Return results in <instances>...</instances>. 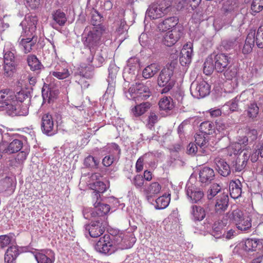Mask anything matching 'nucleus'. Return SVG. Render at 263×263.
<instances>
[{
    "label": "nucleus",
    "instance_id": "0e129e2a",
    "mask_svg": "<svg viewBox=\"0 0 263 263\" xmlns=\"http://www.w3.org/2000/svg\"><path fill=\"white\" fill-rule=\"evenodd\" d=\"M240 97H236L233 99L231 100L229 102H228L223 106H228L230 110L232 111H236L238 109V102L239 101Z\"/></svg>",
    "mask_w": 263,
    "mask_h": 263
},
{
    "label": "nucleus",
    "instance_id": "6e6d98bb",
    "mask_svg": "<svg viewBox=\"0 0 263 263\" xmlns=\"http://www.w3.org/2000/svg\"><path fill=\"white\" fill-rule=\"evenodd\" d=\"M236 226L238 229L242 231H247L251 227V220L248 217H244Z\"/></svg>",
    "mask_w": 263,
    "mask_h": 263
},
{
    "label": "nucleus",
    "instance_id": "2f4dec72",
    "mask_svg": "<svg viewBox=\"0 0 263 263\" xmlns=\"http://www.w3.org/2000/svg\"><path fill=\"white\" fill-rule=\"evenodd\" d=\"M262 247L261 241L257 238H248L245 241L244 249L247 251H254Z\"/></svg>",
    "mask_w": 263,
    "mask_h": 263
},
{
    "label": "nucleus",
    "instance_id": "8fccbe9b",
    "mask_svg": "<svg viewBox=\"0 0 263 263\" xmlns=\"http://www.w3.org/2000/svg\"><path fill=\"white\" fill-rule=\"evenodd\" d=\"M213 56L214 55H211L210 56L208 57L204 63V66H203V72L206 75H210L213 72V70L215 69V65H214L213 62H214Z\"/></svg>",
    "mask_w": 263,
    "mask_h": 263
},
{
    "label": "nucleus",
    "instance_id": "09e8293b",
    "mask_svg": "<svg viewBox=\"0 0 263 263\" xmlns=\"http://www.w3.org/2000/svg\"><path fill=\"white\" fill-rule=\"evenodd\" d=\"M222 72L227 80H232L236 78L238 70L234 65H229Z\"/></svg>",
    "mask_w": 263,
    "mask_h": 263
},
{
    "label": "nucleus",
    "instance_id": "4be33fe9",
    "mask_svg": "<svg viewBox=\"0 0 263 263\" xmlns=\"http://www.w3.org/2000/svg\"><path fill=\"white\" fill-rule=\"evenodd\" d=\"M195 139V143L199 147V153L208 155L210 151L208 147L209 140L206 136L200 133L196 134Z\"/></svg>",
    "mask_w": 263,
    "mask_h": 263
},
{
    "label": "nucleus",
    "instance_id": "79ce46f5",
    "mask_svg": "<svg viewBox=\"0 0 263 263\" xmlns=\"http://www.w3.org/2000/svg\"><path fill=\"white\" fill-rule=\"evenodd\" d=\"M52 17L55 23L61 26L65 25L67 20L65 13L60 9L54 12Z\"/></svg>",
    "mask_w": 263,
    "mask_h": 263
},
{
    "label": "nucleus",
    "instance_id": "1a4fd4ad",
    "mask_svg": "<svg viewBox=\"0 0 263 263\" xmlns=\"http://www.w3.org/2000/svg\"><path fill=\"white\" fill-rule=\"evenodd\" d=\"M41 129L44 134L48 136H52L57 132V128L54 126L52 117L48 113L42 116Z\"/></svg>",
    "mask_w": 263,
    "mask_h": 263
},
{
    "label": "nucleus",
    "instance_id": "9b49d317",
    "mask_svg": "<svg viewBox=\"0 0 263 263\" xmlns=\"http://www.w3.org/2000/svg\"><path fill=\"white\" fill-rule=\"evenodd\" d=\"M106 227L105 223L99 220L92 221L89 224L85 227L86 230L88 231L91 237H98L104 232Z\"/></svg>",
    "mask_w": 263,
    "mask_h": 263
},
{
    "label": "nucleus",
    "instance_id": "5fc2aeb1",
    "mask_svg": "<svg viewBox=\"0 0 263 263\" xmlns=\"http://www.w3.org/2000/svg\"><path fill=\"white\" fill-rule=\"evenodd\" d=\"M158 115H156L154 111H151L148 117L147 123L146 125V127L150 129H152L155 124L158 121Z\"/></svg>",
    "mask_w": 263,
    "mask_h": 263
},
{
    "label": "nucleus",
    "instance_id": "a878e982",
    "mask_svg": "<svg viewBox=\"0 0 263 263\" xmlns=\"http://www.w3.org/2000/svg\"><path fill=\"white\" fill-rule=\"evenodd\" d=\"M93 191L91 194L92 200H99L100 198V193H103L106 191L107 186L106 184L102 181H96L92 185Z\"/></svg>",
    "mask_w": 263,
    "mask_h": 263
},
{
    "label": "nucleus",
    "instance_id": "c85d7f7f",
    "mask_svg": "<svg viewBox=\"0 0 263 263\" xmlns=\"http://www.w3.org/2000/svg\"><path fill=\"white\" fill-rule=\"evenodd\" d=\"M92 202L95 209V212L98 216H103L107 214L110 211L109 205L101 203L100 199L99 200H92Z\"/></svg>",
    "mask_w": 263,
    "mask_h": 263
},
{
    "label": "nucleus",
    "instance_id": "7ed1b4c3",
    "mask_svg": "<svg viewBox=\"0 0 263 263\" xmlns=\"http://www.w3.org/2000/svg\"><path fill=\"white\" fill-rule=\"evenodd\" d=\"M104 31L103 27H92L84 38V44L89 48L91 53H92L93 48L99 44Z\"/></svg>",
    "mask_w": 263,
    "mask_h": 263
},
{
    "label": "nucleus",
    "instance_id": "4d7b16f0",
    "mask_svg": "<svg viewBox=\"0 0 263 263\" xmlns=\"http://www.w3.org/2000/svg\"><path fill=\"white\" fill-rule=\"evenodd\" d=\"M221 187L219 184L213 183L208 191V198L209 199H212L221 191Z\"/></svg>",
    "mask_w": 263,
    "mask_h": 263
},
{
    "label": "nucleus",
    "instance_id": "7c9ffc66",
    "mask_svg": "<svg viewBox=\"0 0 263 263\" xmlns=\"http://www.w3.org/2000/svg\"><path fill=\"white\" fill-rule=\"evenodd\" d=\"M30 103H17L14 104V101L12 103V105L9 106L10 109H11L14 113L18 114L20 116H26L28 113V108Z\"/></svg>",
    "mask_w": 263,
    "mask_h": 263
},
{
    "label": "nucleus",
    "instance_id": "393cba45",
    "mask_svg": "<svg viewBox=\"0 0 263 263\" xmlns=\"http://www.w3.org/2000/svg\"><path fill=\"white\" fill-rule=\"evenodd\" d=\"M215 163L216 165V170L221 176L227 177L230 175L231 168L224 160L220 158H216L215 159Z\"/></svg>",
    "mask_w": 263,
    "mask_h": 263
},
{
    "label": "nucleus",
    "instance_id": "864d4df0",
    "mask_svg": "<svg viewBox=\"0 0 263 263\" xmlns=\"http://www.w3.org/2000/svg\"><path fill=\"white\" fill-rule=\"evenodd\" d=\"M170 200L168 199L165 196H162L158 197L156 200L155 208L156 209L161 210L164 209L166 208L169 204Z\"/></svg>",
    "mask_w": 263,
    "mask_h": 263
},
{
    "label": "nucleus",
    "instance_id": "69168bd1",
    "mask_svg": "<svg viewBox=\"0 0 263 263\" xmlns=\"http://www.w3.org/2000/svg\"><path fill=\"white\" fill-rule=\"evenodd\" d=\"M223 14L229 17H232L235 15L234 7L232 5L224 4L222 7Z\"/></svg>",
    "mask_w": 263,
    "mask_h": 263
},
{
    "label": "nucleus",
    "instance_id": "3c124183",
    "mask_svg": "<svg viewBox=\"0 0 263 263\" xmlns=\"http://www.w3.org/2000/svg\"><path fill=\"white\" fill-rule=\"evenodd\" d=\"M15 97L17 103H30V98L27 93L24 90L17 92Z\"/></svg>",
    "mask_w": 263,
    "mask_h": 263
},
{
    "label": "nucleus",
    "instance_id": "c756f323",
    "mask_svg": "<svg viewBox=\"0 0 263 263\" xmlns=\"http://www.w3.org/2000/svg\"><path fill=\"white\" fill-rule=\"evenodd\" d=\"M42 96L44 99H48V102L53 101L56 99L59 93V90L57 89H51L48 84H44L42 90Z\"/></svg>",
    "mask_w": 263,
    "mask_h": 263
},
{
    "label": "nucleus",
    "instance_id": "dca6fc26",
    "mask_svg": "<svg viewBox=\"0 0 263 263\" xmlns=\"http://www.w3.org/2000/svg\"><path fill=\"white\" fill-rule=\"evenodd\" d=\"M250 154L245 152L242 154L238 155L236 159L232 163L231 169L236 172H239L243 170L250 158Z\"/></svg>",
    "mask_w": 263,
    "mask_h": 263
},
{
    "label": "nucleus",
    "instance_id": "a211bd4d",
    "mask_svg": "<svg viewBox=\"0 0 263 263\" xmlns=\"http://www.w3.org/2000/svg\"><path fill=\"white\" fill-rule=\"evenodd\" d=\"M110 147L114 151L113 154L105 156L102 160V164L106 167L110 166L117 159H119L121 154V149L118 144L112 143Z\"/></svg>",
    "mask_w": 263,
    "mask_h": 263
},
{
    "label": "nucleus",
    "instance_id": "f257e3e1",
    "mask_svg": "<svg viewBox=\"0 0 263 263\" xmlns=\"http://www.w3.org/2000/svg\"><path fill=\"white\" fill-rule=\"evenodd\" d=\"M176 65V62H172L166 65L160 71L157 82L159 86L164 87L161 90L162 93H167L174 86L175 81L171 79V77L173 76Z\"/></svg>",
    "mask_w": 263,
    "mask_h": 263
},
{
    "label": "nucleus",
    "instance_id": "13d9d810",
    "mask_svg": "<svg viewBox=\"0 0 263 263\" xmlns=\"http://www.w3.org/2000/svg\"><path fill=\"white\" fill-rule=\"evenodd\" d=\"M102 16L101 14L97 11H94L91 13V24L96 27H101L100 26V23L102 20Z\"/></svg>",
    "mask_w": 263,
    "mask_h": 263
},
{
    "label": "nucleus",
    "instance_id": "4468645a",
    "mask_svg": "<svg viewBox=\"0 0 263 263\" xmlns=\"http://www.w3.org/2000/svg\"><path fill=\"white\" fill-rule=\"evenodd\" d=\"M191 89H194L195 95L197 97L203 98L208 95L210 92V86L209 84L204 81L200 82H194L191 84Z\"/></svg>",
    "mask_w": 263,
    "mask_h": 263
},
{
    "label": "nucleus",
    "instance_id": "338daca9",
    "mask_svg": "<svg viewBox=\"0 0 263 263\" xmlns=\"http://www.w3.org/2000/svg\"><path fill=\"white\" fill-rule=\"evenodd\" d=\"M229 150L232 151L235 155L241 154L243 152H247L246 151L241 150V145L239 143L232 144L229 147Z\"/></svg>",
    "mask_w": 263,
    "mask_h": 263
},
{
    "label": "nucleus",
    "instance_id": "c9c22d12",
    "mask_svg": "<svg viewBox=\"0 0 263 263\" xmlns=\"http://www.w3.org/2000/svg\"><path fill=\"white\" fill-rule=\"evenodd\" d=\"M106 58L107 56L106 52L104 50H98L95 53V55L91 59H89V60L91 62L93 61V65L94 66L99 67L102 65Z\"/></svg>",
    "mask_w": 263,
    "mask_h": 263
},
{
    "label": "nucleus",
    "instance_id": "f03ea898",
    "mask_svg": "<svg viewBox=\"0 0 263 263\" xmlns=\"http://www.w3.org/2000/svg\"><path fill=\"white\" fill-rule=\"evenodd\" d=\"M16 51L14 48L4 49L3 74L6 77H12L16 72L18 65V61L15 56Z\"/></svg>",
    "mask_w": 263,
    "mask_h": 263
},
{
    "label": "nucleus",
    "instance_id": "20e7f679",
    "mask_svg": "<svg viewBox=\"0 0 263 263\" xmlns=\"http://www.w3.org/2000/svg\"><path fill=\"white\" fill-rule=\"evenodd\" d=\"M151 87V82L147 81L145 83H136L134 86V92H132L133 89L129 90L130 93H135V96L133 98L136 100H145L151 96V92L149 88Z\"/></svg>",
    "mask_w": 263,
    "mask_h": 263
},
{
    "label": "nucleus",
    "instance_id": "412c9836",
    "mask_svg": "<svg viewBox=\"0 0 263 263\" xmlns=\"http://www.w3.org/2000/svg\"><path fill=\"white\" fill-rule=\"evenodd\" d=\"M193 52V48L190 45L185 44L183 46L179 57L181 65L186 66L191 62Z\"/></svg>",
    "mask_w": 263,
    "mask_h": 263
},
{
    "label": "nucleus",
    "instance_id": "423d86ee",
    "mask_svg": "<svg viewBox=\"0 0 263 263\" xmlns=\"http://www.w3.org/2000/svg\"><path fill=\"white\" fill-rule=\"evenodd\" d=\"M23 141L19 139H13L9 142L2 141L0 143V153L12 154L20 151L23 148Z\"/></svg>",
    "mask_w": 263,
    "mask_h": 263
},
{
    "label": "nucleus",
    "instance_id": "f704fd0d",
    "mask_svg": "<svg viewBox=\"0 0 263 263\" xmlns=\"http://www.w3.org/2000/svg\"><path fill=\"white\" fill-rule=\"evenodd\" d=\"M244 217L243 212L240 210L236 209L228 212L224 218L227 219V220L229 219L230 221L233 222L236 225Z\"/></svg>",
    "mask_w": 263,
    "mask_h": 263
},
{
    "label": "nucleus",
    "instance_id": "b1692460",
    "mask_svg": "<svg viewBox=\"0 0 263 263\" xmlns=\"http://www.w3.org/2000/svg\"><path fill=\"white\" fill-rule=\"evenodd\" d=\"M228 224L227 219L215 222L212 227V235L216 238H219L224 235V228Z\"/></svg>",
    "mask_w": 263,
    "mask_h": 263
},
{
    "label": "nucleus",
    "instance_id": "e2e57ef3",
    "mask_svg": "<svg viewBox=\"0 0 263 263\" xmlns=\"http://www.w3.org/2000/svg\"><path fill=\"white\" fill-rule=\"evenodd\" d=\"M51 74L57 78L62 80L68 78L70 73L68 70H64V72H61L60 68H57L56 71H52Z\"/></svg>",
    "mask_w": 263,
    "mask_h": 263
},
{
    "label": "nucleus",
    "instance_id": "72a5a7b5",
    "mask_svg": "<svg viewBox=\"0 0 263 263\" xmlns=\"http://www.w3.org/2000/svg\"><path fill=\"white\" fill-rule=\"evenodd\" d=\"M19 253L17 247L15 246L9 247L5 254V262L6 263H13L19 255Z\"/></svg>",
    "mask_w": 263,
    "mask_h": 263
},
{
    "label": "nucleus",
    "instance_id": "bf43d9fd",
    "mask_svg": "<svg viewBox=\"0 0 263 263\" xmlns=\"http://www.w3.org/2000/svg\"><path fill=\"white\" fill-rule=\"evenodd\" d=\"M99 163V162L91 155H89L85 158L84 161V165L90 168L97 167Z\"/></svg>",
    "mask_w": 263,
    "mask_h": 263
},
{
    "label": "nucleus",
    "instance_id": "37998d69",
    "mask_svg": "<svg viewBox=\"0 0 263 263\" xmlns=\"http://www.w3.org/2000/svg\"><path fill=\"white\" fill-rule=\"evenodd\" d=\"M192 213L195 221L202 220L206 215L204 208L197 205L192 206Z\"/></svg>",
    "mask_w": 263,
    "mask_h": 263
},
{
    "label": "nucleus",
    "instance_id": "0eeeda50",
    "mask_svg": "<svg viewBox=\"0 0 263 263\" xmlns=\"http://www.w3.org/2000/svg\"><path fill=\"white\" fill-rule=\"evenodd\" d=\"M110 236L108 234L104 235L101 237L95 245V249L97 251L107 254L110 255L116 251L112 243L110 242Z\"/></svg>",
    "mask_w": 263,
    "mask_h": 263
},
{
    "label": "nucleus",
    "instance_id": "a19ab883",
    "mask_svg": "<svg viewBox=\"0 0 263 263\" xmlns=\"http://www.w3.org/2000/svg\"><path fill=\"white\" fill-rule=\"evenodd\" d=\"M254 34H249L246 39L245 43L242 49V53L244 54H247L251 52L253 47L254 45Z\"/></svg>",
    "mask_w": 263,
    "mask_h": 263
},
{
    "label": "nucleus",
    "instance_id": "4c0bfd02",
    "mask_svg": "<svg viewBox=\"0 0 263 263\" xmlns=\"http://www.w3.org/2000/svg\"><path fill=\"white\" fill-rule=\"evenodd\" d=\"M160 69V67L158 64H151L143 70L142 76L146 79L151 78L156 74Z\"/></svg>",
    "mask_w": 263,
    "mask_h": 263
},
{
    "label": "nucleus",
    "instance_id": "473e14b6",
    "mask_svg": "<svg viewBox=\"0 0 263 263\" xmlns=\"http://www.w3.org/2000/svg\"><path fill=\"white\" fill-rule=\"evenodd\" d=\"M161 189V185L157 182H154L145 187L144 190L145 194L148 200L160 193Z\"/></svg>",
    "mask_w": 263,
    "mask_h": 263
},
{
    "label": "nucleus",
    "instance_id": "ddd939ff",
    "mask_svg": "<svg viewBox=\"0 0 263 263\" xmlns=\"http://www.w3.org/2000/svg\"><path fill=\"white\" fill-rule=\"evenodd\" d=\"M214 57L215 70L217 72H222L230 65V58L224 53H219Z\"/></svg>",
    "mask_w": 263,
    "mask_h": 263
},
{
    "label": "nucleus",
    "instance_id": "39448f33",
    "mask_svg": "<svg viewBox=\"0 0 263 263\" xmlns=\"http://www.w3.org/2000/svg\"><path fill=\"white\" fill-rule=\"evenodd\" d=\"M37 18L35 15L27 14L25 19L22 22L20 25L22 26L23 31L22 35L24 36H32L33 33L36 29Z\"/></svg>",
    "mask_w": 263,
    "mask_h": 263
},
{
    "label": "nucleus",
    "instance_id": "052dcab7",
    "mask_svg": "<svg viewBox=\"0 0 263 263\" xmlns=\"http://www.w3.org/2000/svg\"><path fill=\"white\" fill-rule=\"evenodd\" d=\"M251 8L255 13L259 12L263 9V0H253Z\"/></svg>",
    "mask_w": 263,
    "mask_h": 263
},
{
    "label": "nucleus",
    "instance_id": "bb28decb",
    "mask_svg": "<svg viewBox=\"0 0 263 263\" xmlns=\"http://www.w3.org/2000/svg\"><path fill=\"white\" fill-rule=\"evenodd\" d=\"M45 253H39L35 255L37 263H53L55 259L54 252L51 250H48Z\"/></svg>",
    "mask_w": 263,
    "mask_h": 263
},
{
    "label": "nucleus",
    "instance_id": "9d476101",
    "mask_svg": "<svg viewBox=\"0 0 263 263\" xmlns=\"http://www.w3.org/2000/svg\"><path fill=\"white\" fill-rule=\"evenodd\" d=\"M181 30V27H175L167 32L163 36L162 43L168 47L174 45L181 37L182 34Z\"/></svg>",
    "mask_w": 263,
    "mask_h": 263
},
{
    "label": "nucleus",
    "instance_id": "ea45409f",
    "mask_svg": "<svg viewBox=\"0 0 263 263\" xmlns=\"http://www.w3.org/2000/svg\"><path fill=\"white\" fill-rule=\"evenodd\" d=\"M151 106V104L149 102H143L136 105L132 109V111L135 116L139 117L146 112L150 108Z\"/></svg>",
    "mask_w": 263,
    "mask_h": 263
},
{
    "label": "nucleus",
    "instance_id": "2eb2a0df",
    "mask_svg": "<svg viewBox=\"0 0 263 263\" xmlns=\"http://www.w3.org/2000/svg\"><path fill=\"white\" fill-rule=\"evenodd\" d=\"M229 196L227 193L223 192L217 197L215 204V212L217 215L223 214L229 206Z\"/></svg>",
    "mask_w": 263,
    "mask_h": 263
},
{
    "label": "nucleus",
    "instance_id": "5701e85b",
    "mask_svg": "<svg viewBox=\"0 0 263 263\" xmlns=\"http://www.w3.org/2000/svg\"><path fill=\"white\" fill-rule=\"evenodd\" d=\"M199 176V181L201 183L209 184L214 180L215 173L212 168L209 167H204L200 171Z\"/></svg>",
    "mask_w": 263,
    "mask_h": 263
},
{
    "label": "nucleus",
    "instance_id": "aec40b11",
    "mask_svg": "<svg viewBox=\"0 0 263 263\" xmlns=\"http://www.w3.org/2000/svg\"><path fill=\"white\" fill-rule=\"evenodd\" d=\"M10 89H6L0 90V107L9 108L13 102L14 95Z\"/></svg>",
    "mask_w": 263,
    "mask_h": 263
},
{
    "label": "nucleus",
    "instance_id": "f8f14e48",
    "mask_svg": "<svg viewBox=\"0 0 263 263\" xmlns=\"http://www.w3.org/2000/svg\"><path fill=\"white\" fill-rule=\"evenodd\" d=\"M170 11L169 7H164L162 5H152L146 11V15L152 19L161 17Z\"/></svg>",
    "mask_w": 263,
    "mask_h": 263
},
{
    "label": "nucleus",
    "instance_id": "c03bdc74",
    "mask_svg": "<svg viewBox=\"0 0 263 263\" xmlns=\"http://www.w3.org/2000/svg\"><path fill=\"white\" fill-rule=\"evenodd\" d=\"M200 134L206 135L212 134L214 132V125L213 123L210 121H205L202 122L199 126Z\"/></svg>",
    "mask_w": 263,
    "mask_h": 263
},
{
    "label": "nucleus",
    "instance_id": "49530a36",
    "mask_svg": "<svg viewBox=\"0 0 263 263\" xmlns=\"http://www.w3.org/2000/svg\"><path fill=\"white\" fill-rule=\"evenodd\" d=\"M28 65L32 71H36L38 73L43 67V65L35 55L29 56L27 59Z\"/></svg>",
    "mask_w": 263,
    "mask_h": 263
},
{
    "label": "nucleus",
    "instance_id": "de8ad7c7",
    "mask_svg": "<svg viewBox=\"0 0 263 263\" xmlns=\"http://www.w3.org/2000/svg\"><path fill=\"white\" fill-rule=\"evenodd\" d=\"M159 106L161 110H171L174 108L173 99L171 97H164L160 100Z\"/></svg>",
    "mask_w": 263,
    "mask_h": 263
},
{
    "label": "nucleus",
    "instance_id": "a18cd8bd",
    "mask_svg": "<svg viewBox=\"0 0 263 263\" xmlns=\"http://www.w3.org/2000/svg\"><path fill=\"white\" fill-rule=\"evenodd\" d=\"M248 117L251 120V121L256 120L257 115L259 112V107L257 104L255 102L251 103L246 110Z\"/></svg>",
    "mask_w": 263,
    "mask_h": 263
},
{
    "label": "nucleus",
    "instance_id": "6ab92c4d",
    "mask_svg": "<svg viewBox=\"0 0 263 263\" xmlns=\"http://www.w3.org/2000/svg\"><path fill=\"white\" fill-rule=\"evenodd\" d=\"M77 74L81 77L79 82V84H80L82 86H83L84 87H88L89 84L87 83L85 79H91L93 78V69L90 67H82L79 68Z\"/></svg>",
    "mask_w": 263,
    "mask_h": 263
},
{
    "label": "nucleus",
    "instance_id": "58836bf2",
    "mask_svg": "<svg viewBox=\"0 0 263 263\" xmlns=\"http://www.w3.org/2000/svg\"><path fill=\"white\" fill-rule=\"evenodd\" d=\"M34 36H28L26 39H22L20 42V45L22 46L24 52L25 53L30 52L32 47L34 46L36 41L34 40Z\"/></svg>",
    "mask_w": 263,
    "mask_h": 263
},
{
    "label": "nucleus",
    "instance_id": "e433bc0d",
    "mask_svg": "<svg viewBox=\"0 0 263 263\" xmlns=\"http://www.w3.org/2000/svg\"><path fill=\"white\" fill-rule=\"evenodd\" d=\"M230 194L234 199L238 198L241 194V187L240 182L232 181L229 185Z\"/></svg>",
    "mask_w": 263,
    "mask_h": 263
},
{
    "label": "nucleus",
    "instance_id": "6e6552de",
    "mask_svg": "<svg viewBox=\"0 0 263 263\" xmlns=\"http://www.w3.org/2000/svg\"><path fill=\"white\" fill-rule=\"evenodd\" d=\"M186 194L188 199L192 203H198L204 197L202 189L191 183L186 184Z\"/></svg>",
    "mask_w": 263,
    "mask_h": 263
},
{
    "label": "nucleus",
    "instance_id": "cd10ccee",
    "mask_svg": "<svg viewBox=\"0 0 263 263\" xmlns=\"http://www.w3.org/2000/svg\"><path fill=\"white\" fill-rule=\"evenodd\" d=\"M178 23V19L176 17H170L166 18L158 25V28L162 31H166L170 29H174Z\"/></svg>",
    "mask_w": 263,
    "mask_h": 263
},
{
    "label": "nucleus",
    "instance_id": "680f3d73",
    "mask_svg": "<svg viewBox=\"0 0 263 263\" xmlns=\"http://www.w3.org/2000/svg\"><path fill=\"white\" fill-rule=\"evenodd\" d=\"M187 152L190 155L201 156L202 155H206L205 154H200L199 153V147L196 143H190L187 148Z\"/></svg>",
    "mask_w": 263,
    "mask_h": 263
},
{
    "label": "nucleus",
    "instance_id": "774afa93",
    "mask_svg": "<svg viewBox=\"0 0 263 263\" xmlns=\"http://www.w3.org/2000/svg\"><path fill=\"white\" fill-rule=\"evenodd\" d=\"M144 180L142 176L137 175L132 180V183L137 189H141L144 184Z\"/></svg>",
    "mask_w": 263,
    "mask_h": 263
},
{
    "label": "nucleus",
    "instance_id": "603ef678",
    "mask_svg": "<svg viewBox=\"0 0 263 263\" xmlns=\"http://www.w3.org/2000/svg\"><path fill=\"white\" fill-rule=\"evenodd\" d=\"M239 40L238 37H234L229 40L223 41L222 44L226 50H228L234 48L239 43Z\"/></svg>",
    "mask_w": 263,
    "mask_h": 263
},
{
    "label": "nucleus",
    "instance_id": "f3484780",
    "mask_svg": "<svg viewBox=\"0 0 263 263\" xmlns=\"http://www.w3.org/2000/svg\"><path fill=\"white\" fill-rule=\"evenodd\" d=\"M110 239L112 246H114V249L116 251L118 249H125L130 248L132 246L129 243L127 244L126 243L127 237H124V234L122 233H119L117 235H111L110 236Z\"/></svg>",
    "mask_w": 263,
    "mask_h": 263
}]
</instances>
